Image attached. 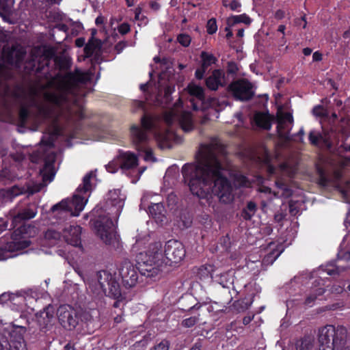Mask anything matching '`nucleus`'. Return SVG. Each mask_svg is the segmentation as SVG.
<instances>
[{
	"mask_svg": "<svg viewBox=\"0 0 350 350\" xmlns=\"http://www.w3.org/2000/svg\"><path fill=\"white\" fill-rule=\"evenodd\" d=\"M217 146L214 143L201 144L198 163H185L181 172L193 195L208 200L213 193L219 202L228 204L234 200L233 189L223 174L226 167L216 154Z\"/></svg>",
	"mask_w": 350,
	"mask_h": 350,
	"instance_id": "f257e3e1",
	"label": "nucleus"
},
{
	"mask_svg": "<svg viewBox=\"0 0 350 350\" xmlns=\"http://www.w3.org/2000/svg\"><path fill=\"white\" fill-rule=\"evenodd\" d=\"M120 192V189L110 190L104 204L97 205L90 213L95 217L93 223L95 234L114 250L122 247L120 236L112 220V217L118 219L124 204Z\"/></svg>",
	"mask_w": 350,
	"mask_h": 350,
	"instance_id": "f03ea898",
	"label": "nucleus"
},
{
	"mask_svg": "<svg viewBox=\"0 0 350 350\" xmlns=\"http://www.w3.org/2000/svg\"><path fill=\"white\" fill-rule=\"evenodd\" d=\"M83 188H78L72 200L64 199L51 207V212L54 217L62 219L79 215L87 202L83 195L88 191V174L83 176Z\"/></svg>",
	"mask_w": 350,
	"mask_h": 350,
	"instance_id": "7ed1b4c3",
	"label": "nucleus"
},
{
	"mask_svg": "<svg viewBox=\"0 0 350 350\" xmlns=\"http://www.w3.org/2000/svg\"><path fill=\"white\" fill-rule=\"evenodd\" d=\"M347 329L343 325H327L319 330L318 350H338L346 344Z\"/></svg>",
	"mask_w": 350,
	"mask_h": 350,
	"instance_id": "20e7f679",
	"label": "nucleus"
},
{
	"mask_svg": "<svg viewBox=\"0 0 350 350\" xmlns=\"http://www.w3.org/2000/svg\"><path fill=\"white\" fill-rule=\"evenodd\" d=\"M98 282L104 293L114 299V308H120L121 302L126 299L122 292L116 273L112 274L107 271H100L96 274Z\"/></svg>",
	"mask_w": 350,
	"mask_h": 350,
	"instance_id": "39448f33",
	"label": "nucleus"
},
{
	"mask_svg": "<svg viewBox=\"0 0 350 350\" xmlns=\"http://www.w3.org/2000/svg\"><path fill=\"white\" fill-rule=\"evenodd\" d=\"M185 246L179 241L171 239L165 243L164 262L167 265L173 266L180 262L185 258Z\"/></svg>",
	"mask_w": 350,
	"mask_h": 350,
	"instance_id": "423d86ee",
	"label": "nucleus"
},
{
	"mask_svg": "<svg viewBox=\"0 0 350 350\" xmlns=\"http://www.w3.org/2000/svg\"><path fill=\"white\" fill-rule=\"evenodd\" d=\"M137 267L128 260H123L118 268V275L121 278L122 286L130 289L135 286L139 280Z\"/></svg>",
	"mask_w": 350,
	"mask_h": 350,
	"instance_id": "0eeeda50",
	"label": "nucleus"
},
{
	"mask_svg": "<svg viewBox=\"0 0 350 350\" xmlns=\"http://www.w3.org/2000/svg\"><path fill=\"white\" fill-rule=\"evenodd\" d=\"M228 91L236 100L241 101L249 100L254 96L252 83L247 79H239L232 82L228 86Z\"/></svg>",
	"mask_w": 350,
	"mask_h": 350,
	"instance_id": "6e6552de",
	"label": "nucleus"
},
{
	"mask_svg": "<svg viewBox=\"0 0 350 350\" xmlns=\"http://www.w3.org/2000/svg\"><path fill=\"white\" fill-rule=\"evenodd\" d=\"M16 231L14 232L15 234L12 238V241L8 243L3 247H0V260L16 256L17 254H12L14 252H19L20 254H23L22 251L30 245L31 242L26 238L23 237L20 239L16 238Z\"/></svg>",
	"mask_w": 350,
	"mask_h": 350,
	"instance_id": "1a4fd4ad",
	"label": "nucleus"
},
{
	"mask_svg": "<svg viewBox=\"0 0 350 350\" xmlns=\"http://www.w3.org/2000/svg\"><path fill=\"white\" fill-rule=\"evenodd\" d=\"M159 254L155 253L152 258L148 254H140L137 261V269L142 275L146 277H154L157 275L159 269L157 258Z\"/></svg>",
	"mask_w": 350,
	"mask_h": 350,
	"instance_id": "9d476101",
	"label": "nucleus"
},
{
	"mask_svg": "<svg viewBox=\"0 0 350 350\" xmlns=\"http://www.w3.org/2000/svg\"><path fill=\"white\" fill-rule=\"evenodd\" d=\"M57 315L60 324L66 329H72L78 324L79 317L76 310L69 305L60 306Z\"/></svg>",
	"mask_w": 350,
	"mask_h": 350,
	"instance_id": "9b49d317",
	"label": "nucleus"
},
{
	"mask_svg": "<svg viewBox=\"0 0 350 350\" xmlns=\"http://www.w3.org/2000/svg\"><path fill=\"white\" fill-rule=\"evenodd\" d=\"M131 139L135 148L143 150L149 144L150 138L148 133L137 125H132L130 128Z\"/></svg>",
	"mask_w": 350,
	"mask_h": 350,
	"instance_id": "f8f14e48",
	"label": "nucleus"
},
{
	"mask_svg": "<svg viewBox=\"0 0 350 350\" xmlns=\"http://www.w3.org/2000/svg\"><path fill=\"white\" fill-rule=\"evenodd\" d=\"M36 213L37 208L34 205H31L17 212L16 211H11V227L13 228L18 227L23 221L34 217Z\"/></svg>",
	"mask_w": 350,
	"mask_h": 350,
	"instance_id": "ddd939ff",
	"label": "nucleus"
},
{
	"mask_svg": "<svg viewBox=\"0 0 350 350\" xmlns=\"http://www.w3.org/2000/svg\"><path fill=\"white\" fill-rule=\"evenodd\" d=\"M0 304L13 310H20L26 305L25 297L20 294L5 293L0 295Z\"/></svg>",
	"mask_w": 350,
	"mask_h": 350,
	"instance_id": "4468645a",
	"label": "nucleus"
},
{
	"mask_svg": "<svg viewBox=\"0 0 350 350\" xmlns=\"http://www.w3.org/2000/svg\"><path fill=\"white\" fill-rule=\"evenodd\" d=\"M201 64L195 71V77L198 80H202L204 77L206 72L208 70L209 67L217 62V58L213 55L206 51H202L200 53Z\"/></svg>",
	"mask_w": 350,
	"mask_h": 350,
	"instance_id": "2eb2a0df",
	"label": "nucleus"
},
{
	"mask_svg": "<svg viewBox=\"0 0 350 350\" xmlns=\"http://www.w3.org/2000/svg\"><path fill=\"white\" fill-rule=\"evenodd\" d=\"M81 228L77 225H69L63 229L62 236L65 241L75 247H81Z\"/></svg>",
	"mask_w": 350,
	"mask_h": 350,
	"instance_id": "dca6fc26",
	"label": "nucleus"
},
{
	"mask_svg": "<svg viewBox=\"0 0 350 350\" xmlns=\"http://www.w3.org/2000/svg\"><path fill=\"white\" fill-rule=\"evenodd\" d=\"M205 84L207 88L212 91L217 90L219 87H225L226 85L225 72L221 69H215L206 79Z\"/></svg>",
	"mask_w": 350,
	"mask_h": 350,
	"instance_id": "f3484780",
	"label": "nucleus"
},
{
	"mask_svg": "<svg viewBox=\"0 0 350 350\" xmlns=\"http://www.w3.org/2000/svg\"><path fill=\"white\" fill-rule=\"evenodd\" d=\"M120 167L122 170H131L137 167L138 157L131 152H122L120 155Z\"/></svg>",
	"mask_w": 350,
	"mask_h": 350,
	"instance_id": "a211bd4d",
	"label": "nucleus"
},
{
	"mask_svg": "<svg viewBox=\"0 0 350 350\" xmlns=\"http://www.w3.org/2000/svg\"><path fill=\"white\" fill-rule=\"evenodd\" d=\"M150 215L155 219L157 223L162 224L165 219L166 211L163 203H154L148 206Z\"/></svg>",
	"mask_w": 350,
	"mask_h": 350,
	"instance_id": "6ab92c4d",
	"label": "nucleus"
},
{
	"mask_svg": "<svg viewBox=\"0 0 350 350\" xmlns=\"http://www.w3.org/2000/svg\"><path fill=\"white\" fill-rule=\"evenodd\" d=\"M254 119L258 127L267 131H269L271 129V121L273 117L268 112H257L254 115Z\"/></svg>",
	"mask_w": 350,
	"mask_h": 350,
	"instance_id": "aec40b11",
	"label": "nucleus"
},
{
	"mask_svg": "<svg viewBox=\"0 0 350 350\" xmlns=\"http://www.w3.org/2000/svg\"><path fill=\"white\" fill-rule=\"evenodd\" d=\"M24 189L18 186H13L8 189H3L0 190V199L4 202H11L14 198L22 194Z\"/></svg>",
	"mask_w": 350,
	"mask_h": 350,
	"instance_id": "412c9836",
	"label": "nucleus"
},
{
	"mask_svg": "<svg viewBox=\"0 0 350 350\" xmlns=\"http://www.w3.org/2000/svg\"><path fill=\"white\" fill-rule=\"evenodd\" d=\"M103 42L100 39H89V59L94 56V59L98 62L102 55Z\"/></svg>",
	"mask_w": 350,
	"mask_h": 350,
	"instance_id": "4be33fe9",
	"label": "nucleus"
},
{
	"mask_svg": "<svg viewBox=\"0 0 350 350\" xmlns=\"http://www.w3.org/2000/svg\"><path fill=\"white\" fill-rule=\"evenodd\" d=\"M54 319V310L51 306H48L42 311L38 317V322L42 327H46L51 324Z\"/></svg>",
	"mask_w": 350,
	"mask_h": 350,
	"instance_id": "5701e85b",
	"label": "nucleus"
},
{
	"mask_svg": "<svg viewBox=\"0 0 350 350\" xmlns=\"http://www.w3.org/2000/svg\"><path fill=\"white\" fill-rule=\"evenodd\" d=\"M179 124L180 128L185 132L193 130V123L192 120V114L189 111H183L179 116Z\"/></svg>",
	"mask_w": 350,
	"mask_h": 350,
	"instance_id": "b1692460",
	"label": "nucleus"
},
{
	"mask_svg": "<svg viewBox=\"0 0 350 350\" xmlns=\"http://www.w3.org/2000/svg\"><path fill=\"white\" fill-rule=\"evenodd\" d=\"M253 301L254 296L251 297H245L244 298L235 301L232 304V307L234 308L237 312H243L247 309H249V308L252 304Z\"/></svg>",
	"mask_w": 350,
	"mask_h": 350,
	"instance_id": "393cba45",
	"label": "nucleus"
},
{
	"mask_svg": "<svg viewBox=\"0 0 350 350\" xmlns=\"http://www.w3.org/2000/svg\"><path fill=\"white\" fill-rule=\"evenodd\" d=\"M216 281L224 288H229L233 284V275L231 271L221 273L215 276Z\"/></svg>",
	"mask_w": 350,
	"mask_h": 350,
	"instance_id": "a878e982",
	"label": "nucleus"
},
{
	"mask_svg": "<svg viewBox=\"0 0 350 350\" xmlns=\"http://www.w3.org/2000/svg\"><path fill=\"white\" fill-rule=\"evenodd\" d=\"M252 23V19L246 14L240 15H232L227 18V25L234 26L238 23H244L250 25Z\"/></svg>",
	"mask_w": 350,
	"mask_h": 350,
	"instance_id": "bb28decb",
	"label": "nucleus"
},
{
	"mask_svg": "<svg viewBox=\"0 0 350 350\" xmlns=\"http://www.w3.org/2000/svg\"><path fill=\"white\" fill-rule=\"evenodd\" d=\"M13 5V0H0V16L5 21H8V18L12 11Z\"/></svg>",
	"mask_w": 350,
	"mask_h": 350,
	"instance_id": "cd10ccee",
	"label": "nucleus"
},
{
	"mask_svg": "<svg viewBox=\"0 0 350 350\" xmlns=\"http://www.w3.org/2000/svg\"><path fill=\"white\" fill-rule=\"evenodd\" d=\"M282 252L283 249H281V246H277L276 248L272 250L264 256L262 259V264L265 265H272L280 256Z\"/></svg>",
	"mask_w": 350,
	"mask_h": 350,
	"instance_id": "c85d7f7f",
	"label": "nucleus"
},
{
	"mask_svg": "<svg viewBox=\"0 0 350 350\" xmlns=\"http://www.w3.org/2000/svg\"><path fill=\"white\" fill-rule=\"evenodd\" d=\"M256 211V204L253 201H250L247 203L246 206L241 211V215L245 220L248 221L252 218Z\"/></svg>",
	"mask_w": 350,
	"mask_h": 350,
	"instance_id": "c756f323",
	"label": "nucleus"
},
{
	"mask_svg": "<svg viewBox=\"0 0 350 350\" xmlns=\"http://www.w3.org/2000/svg\"><path fill=\"white\" fill-rule=\"evenodd\" d=\"M142 129L147 133L152 130L155 126V118L153 116L144 113L141 118Z\"/></svg>",
	"mask_w": 350,
	"mask_h": 350,
	"instance_id": "7c9ffc66",
	"label": "nucleus"
},
{
	"mask_svg": "<svg viewBox=\"0 0 350 350\" xmlns=\"http://www.w3.org/2000/svg\"><path fill=\"white\" fill-rule=\"evenodd\" d=\"M213 267L210 265H201L197 269L196 272V276L200 280H205L209 278H212Z\"/></svg>",
	"mask_w": 350,
	"mask_h": 350,
	"instance_id": "2f4dec72",
	"label": "nucleus"
},
{
	"mask_svg": "<svg viewBox=\"0 0 350 350\" xmlns=\"http://www.w3.org/2000/svg\"><path fill=\"white\" fill-rule=\"evenodd\" d=\"M313 339L309 336H305L296 343V350H312Z\"/></svg>",
	"mask_w": 350,
	"mask_h": 350,
	"instance_id": "473e14b6",
	"label": "nucleus"
},
{
	"mask_svg": "<svg viewBox=\"0 0 350 350\" xmlns=\"http://www.w3.org/2000/svg\"><path fill=\"white\" fill-rule=\"evenodd\" d=\"M188 91L191 96H194L202 103L204 99V90L201 86L193 85L188 86Z\"/></svg>",
	"mask_w": 350,
	"mask_h": 350,
	"instance_id": "72a5a7b5",
	"label": "nucleus"
},
{
	"mask_svg": "<svg viewBox=\"0 0 350 350\" xmlns=\"http://www.w3.org/2000/svg\"><path fill=\"white\" fill-rule=\"evenodd\" d=\"M234 184L239 187H246L250 185L249 179L243 174L236 173L233 175Z\"/></svg>",
	"mask_w": 350,
	"mask_h": 350,
	"instance_id": "f704fd0d",
	"label": "nucleus"
},
{
	"mask_svg": "<svg viewBox=\"0 0 350 350\" xmlns=\"http://www.w3.org/2000/svg\"><path fill=\"white\" fill-rule=\"evenodd\" d=\"M44 237L45 239L49 241V244L50 245H53L59 240L61 234L59 232L55 230L49 229L46 232Z\"/></svg>",
	"mask_w": 350,
	"mask_h": 350,
	"instance_id": "c9c22d12",
	"label": "nucleus"
},
{
	"mask_svg": "<svg viewBox=\"0 0 350 350\" xmlns=\"http://www.w3.org/2000/svg\"><path fill=\"white\" fill-rule=\"evenodd\" d=\"M100 182V180L96 176V170L89 172V196L92 191L95 189L97 183Z\"/></svg>",
	"mask_w": 350,
	"mask_h": 350,
	"instance_id": "e433bc0d",
	"label": "nucleus"
},
{
	"mask_svg": "<svg viewBox=\"0 0 350 350\" xmlns=\"http://www.w3.org/2000/svg\"><path fill=\"white\" fill-rule=\"evenodd\" d=\"M199 321V315L190 317L189 318L185 319L181 322V325L183 327L190 328L193 327L196 324L198 323Z\"/></svg>",
	"mask_w": 350,
	"mask_h": 350,
	"instance_id": "4c0bfd02",
	"label": "nucleus"
},
{
	"mask_svg": "<svg viewBox=\"0 0 350 350\" xmlns=\"http://www.w3.org/2000/svg\"><path fill=\"white\" fill-rule=\"evenodd\" d=\"M177 117L176 113L173 110L167 111L163 115V120L167 126H172Z\"/></svg>",
	"mask_w": 350,
	"mask_h": 350,
	"instance_id": "58836bf2",
	"label": "nucleus"
},
{
	"mask_svg": "<svg viewBox=\"0 0 350 350\" xmlns=\"http://www.w3.org/2000/svg\"><path fill=\"white\" fill-rule=\"evenodd\" d=\"M176 40L184 47L189 46L191 42V36L187 33H180L178 35Z\"/></svg>",
	"mask_w": 350,
	"mask_h": 350,
	"instance_id": "ea45409f",
	"label": "nucleus"
},
{
	"mask_svg": "<svg viewBox=\"0 0 350 350\" xmlns=\"http://www.w3.org/2000/svg\"><path fill=\"white\" fill-rule=\"evenodd\" d=\"M139 152H143L145 153L144 160L146 161H156L157 159L154 156V153L152 150L148 146H146V148L143 150H138Z\"/></svg>",
	"mask_w": 350,
	"mask_h": 350,
	"instance_id": "a19ab883",
	"label": "nucleus"
},
{
	"mask_svg": "<svg viewBox=\"0 0 350 350\" xmlns=\"http://www.w3.org/2000/svg\"><path fill=\"white\" fill-rule=\"evenodd\" d=\"M170 342L163 339L159 343L155 344L150 350H170Z\"/></svg>",
	"mask_w": 350,
	"mask_h": 350,
	"instance_id": "79ce46f5",
	"label": "nucleus"
},
{
	"mask_svg": "<svg viewBox=\"0 0 350 350\" xmlns=\"http://www.w3.org/2000/svg\"><path fill=\"white\" fill-rule=\"evenodd\" d=\"M324 271L329 275H335L340 273L339 268L334 263H328L325 265Z\"/></svg>",
	"mask_w": 350,
	"mask_h": 350,
	"instance_id": "37998d69",
	"label": "nucleus"
},
{
	"mask_svg": "<svg viewBox=\"0 0 350 350\" xmlns=\"http://www.w3.org/2000/svg\"><path fill=\"white\" fill-rule=\"evenodd\" d=\"M217 30V21L215 18H212L207 21L206 31L208 34L212 35Z\"/></svg>",
	"mask_w": 350,
	"mask_h": 350,
	"instance_id": "c03bdc74",
	"label": "nucleus"
},
{
	"mask_svg": "<svg viewBox=\"0 0 350 350\" xmlns=\"http://www.w3.org/2000/svg\"><path fill=\"white\" fill-rule=\"evenodd\" d=\"M277 132L278 133V135L281 138L287 139L288 137V133H284L283 132V130H284V123L282 119H278V125H277Z\"/></svg>",
	"mask_w": 350,
	"mask_h": 350,
	"instance_id": "a18cd8bd",
	"label": "nucleus"
},
{
	"mask_svg": "<svg viewBox=\"0 0 350 350\" xmlns=\"http://www.w3.org/2000/svg\"><path fill=\"white\" fill-rule=\"evenodd\" d=\"M142 9L141 8H137L135 11V20L138 21L141 23V24H139V25H146L148 22V19L146 16L142 15Z\"/></svg>",
	"mask_w": 350,
	"mask_h": 350,
	"instance_id": "49530a36",
	"label": "nucleus"
},
{
	"mask_svg": "<svg viewBox=\"0 0 350 350\" xmlns=\"http://www.w3.org/2000/svg\"><path fill=\"white\" fill-rule=\"evenodd\" d=\"M322 136L319 133L316 134L314 131H311L309 133L308 139L312 145L317 146Z\"/></svg>",
	"mask_w": 350,
	"mask_h": 350,
	"instance_id": "de8ad7c7",
	"label": "nucleus"
},
{
	"mask_svg": "<svg viewBox=\"0 0 350 350\" xmlns=\"http://www.w3.org/2000/svg\"><path fill=\"white\" fill-rule=\"evenodd\" d=\"M223 5L226 8L229 7L232 11H241L239 9L241 7V3L237 0H232L229 4H227L226 1H223Z\"/></svg>",
	"mask_w": 350,
	"mask_h": 350,
	"instance_id": "09e8293b",
	"label": "nucleus"
},
{
	"mask_svg": "<svg viewBox=\"0 0 350 350\" xmlns=\"http://www.w3.org/2000/svg\"><path fill=\"white\" fill-rule=\"evenodd\" d=\"M239 70L237 64L233 61L228 62L226 67V72L229 75H236Z\"/></svg>",
	"mask_w": 350,
	"mask_h": 350,
	"instance_id": "8fccbe9b",
	"label": "nucleus"
},
{
	"mask_svg": "<svg viewBox=\"0 0 350 350\" xmlns=\"http://www.w3.org/2000/svg\"><path fill=\"white\" fill-rule=\"evenodd\" d=\"M118 32L124 36L130 32L131 25L128 23H122L118 26Z\"/></svg>",
	"mask_w": 350,
	"mask_h": 350,
	"instance_id": "3c124183",
	"label": "nucleus"
},
{
	"mask_svg": "<svg viewBox=\"0 0 350 350\" xmlns=\"http://www.w3.org/2000/svg\"><path fill=\"white\" fill-rule=\"evenodd\" d=\"M219 243L225 250H228L231 246L230 238L228 234L221 237Z\"/></svg>",
	"mask_w": 350,
	"mask_h": 350,
	"instance_id": "603ef678",
	"label": "nucleus"
},
{
	"mask_svg": "<svg viewBox=\"0 0 350 350\" xmlns=\"http://www.w3.org/2000/svg\"><path fill=\"white\" fill-rule=\"evenodd\" d=\"M128 46V42L122 40L118 42L116 45L114 46V51L116 52V53L120 54L121 53L123 50Z\"/></svg>",
	"mask_w": 350,
	"mask_h": 350,
	"instance_id": "864d4df0",
	"label": "nucleus"
},
{
	"mask_svg": "<svg viewBox=\"0 0 350 350\" xmlns=\"http://www.w3.org/2000/svg\"><path fill=\"white\" fill-rule=\"evenodd\" d=\"M317 299V295L312 293L306 297L304 304L306 306H311Z\"/></svg>",
	"mask_w": 350,
	"mask_h": 350,
	"instance_id": "5fc2aeb1",
	"label": "nucleus"
},
{
	"mask_svg": "<svg viewBox=\"0 0 350 350\" xmlns=\"http://www.w3.org/2000/svg\"><path fill=\"white\" fill-rule=\"evenodd\" d=\"M319 184L321 186H327L330 183L327 174L319 177Z\"/></svg>",
	"mask_w": 350,
	"mask_h": 350,
	"instance_id": "6e6d98bb",
	"label": "nucleus"
},
{
	"mask_svg": "<svg viewBox=\"0 0 350 350\" xmlns=\"http://www.w3.org/2000/svg\"><path fill=\"white\" fill-rule=\"evenodd\" d=\"M94 77V72L91 68H89V77H88V79H89V94L90 93L93 92V91H94V89L91 87Z\"/></svg>",
	"mask_w": 350,
	"mask_h": 350,
	"instance_id": "4d7b16f0",
	"label": "nucleus"
},
{
	"mask_svg": "<svg viewBox=\"0 0 350 350\" xmlns=\"http://www.w3.org/2000/svg\"><path fill=\"white\" fill-rule=\"evenodd\" d=\"M104 23H105V18L104 16L100 15L98 16L96 20H95V23L96 25L98 26V27H100L101 29H103L104 30Z\"/></svg>",
	"mask_w": 350,
	"mask_h": 350,
	"instance_id": "13d9d810",
	"label": "nucleus"
},
{
	"mask_svg": "<svg viewBox=\"0 0 350 350\" xmlns=\"http://www.w3.org/2000/svg\"><path fill=\"white\" fill-rule=\"evenodd\" d=\"M280 119L283 120L284 123L285 122H288L289 123H293V117L292 114L291 113H288V112L285 113L283 115L282 118H281Z\"/></svg>",
	"mask_w": 350,
	"mask_h": 350,
	"instance_id": "bf43d9fd",
	"label": "nucleus"
},
{
	"mask_svg": "<svg viewBox=\"0 0 350 350\" xmlns=\"http://www.w3.org/2000/svg\"><path fill=\"white\" fill-rule=\"evenodd\" d=\"M202 347V342L201 339H198L197 341L191 346L189 350H201Z\"/></svg>",
	"mask_w": 350,
	"mask_h": 350,
	"instance_id": "052dcab7",
	"label": "nucleus"
},
{
	"mask_svg": "<svg viewBox=\"0 0 350 350\" xmlns=\"http://www.w3.org/2000/svg\"><path fill=\"white\" fill-rule=\"evenodd\" d=\"M342 176V172L339 170H336L333 172L334 178L336 182L341 180Z\"/></svg>",
	"mask_w": 350,
	"mask_h": 350,
	"instance_id": "680f3d73",
	"label": "nucleus"
},
{
	"mask_svg": "<svg viewBox=\"0 0 350 350\" xmlns=\"http://www.w3.org/2000/svg\"><path fill=\"white\" fill-rule=\"evenodd\" d=\"M285 16V12L282 10H278L275 12V15H274V17L275 19L277 20H282V18H284Z\"/></svg>",
	"mask_w": 350,
	"mask_h": 350,
	"instance_id": "e2e57ef3",
	"label": "nucleus"
},
{
	"mask_svg": "<svg viewBox=\"0 0 350 350\" xmlns=\"http://www.w3.org/2000/svg\"><path fill=\"white\" fill-rule=\"evenodd\" d=\"M316 171L319 177L327 174L325 170L319 165H316Z\"/></svg>",
	"mask_w": 350,
	"mask_h": 350,
	"instance_id": "0e129e2a",
	"label": "nucleus"
},
{
	"mask_svg": "<svg viewBox=\"0 0 350 350\" xmlns=\"http://www.w3.org/2000/svg\"><path fill=\"white\" fill-rule=\"evenodd\" d=\"M323 55L319 51H315L312 55L313 62H320L322 60Z\"/></svg>",
	"mask_w": 350,
	"mask_h": 350,
	"instance_id": "69168bd1",
	"label": "nucleus"
},
{
	"mask_svg": "<svg viewBox=\"0 0 350 350\" xmlns=\"http://www.w3.org/2000/svg\"><path fill=\"white\" fill-rule=\"evenodd\" d=\"M174 91V87L172 88L170 86H167L165 89L164 96L166 99H168L169 96L172 94Z\"/></svg>",
	"mask_w": 350,
	"mask_h": 350,
	"instance_id": "338daca9",
	"label": "nucleus"
},
{
	"mask_svg": "<svg viewBox=\"0 0 350 350\" xmlns=\"http://www.w3.org/2000/svg\"><path fill=\"white\" fill-rule=\"evenodd\" d=\"M107 170L110 173H115L118 171V167L113 163H109L106 166Z\"/></svg>",
	"mask_w": 350,
	"mask_h": 350,
	"instance_id": "774afa93",
	"label": "nucleus"
}]
</instances>
